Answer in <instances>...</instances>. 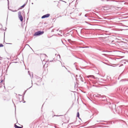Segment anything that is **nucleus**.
<instances>
[{"label":"nucleus","instance_id":"nucleus-6","mask_svg":"<svg viewBox=\"0 0 128 128\" xmlns=\"http://www.w3.org/2000/svg\"><path fill=\"white\" fill-rule=\"evenodd\" d=\"M26 3H25L22 6H21L20 7L18 10H20L22 9V8H24L25 6L26 5Z\"/></svg>","mask_w":128,"mask_h":128},{"label":"nucleus","instance_id":"nucleus-4","mask_svg":"<svg viewBox=\"0 0 128 128\" xmlns=\"http://www.w3.org/2000/svg\"><path fill=\"white\" fill-rule=\"evenodd\" d=\"M50 16V14H46L42 16V17L41 18L42 19L45 18H48L49 16Z\"/></svg>","mask_w":128,"mask_h":128},{"label":"nucleus","instance_id":"nucleus-55","mask_svg":"<svg viewBox=\"0 0 128 128\" xmlns=\"http://www.w3.org/2000/svg\"><path fill=\"white\" fill-rule=\"evenodd\" d=\"M62 43H63V42H62Z\"/></svg>","mask_w":128,"mask_h":128},{"label":"nucleus","instance_id":"nucleus-62","mask_svg":"<svg viewBox=\"0 0 128 128\" xmlns=\"http://www.w3.org/2000/svg\"><path fill=\"white\" fill-rule=\"evenodd\" d=\"M30 48H31V49H32L31 48H30Z\"/></svg>","mask_w":128,"mask_h":128},{"label":"nucleus","instance_id":"nucleus-36","mask_svg":"<svg viewBox=\"0 0 128 128\" xmlns=\"http://www.w3.org/2000/svg\"><path fill=\"white\" fill-rule=\"evenodd\" d=\"M19 128H22V127L21 126H19Z\"/></svg>","mask_w":128,"mask_h":128},{"label":"nucleus","instance_id":"nucleus-45","mask_svg":"<svg viewBox=\"0 0 128 128\" xmlns=\"http://www.w3.org/2000/svg\"><path fill=\"white\" fill-rule=\"evenodd\" d=\"M32 77H33V75L32 74Z\"/></svg>","mask_w":128,"mask_h":128},{"label":"nucleus","instance_id":"nucleus-54","mask_svg":"<svg viewBox=\"0 0 128 128\" xmlns=\"http://www.w3.org/2000/svg\"><path fill=\"white\" fill-rule=\"evenodd\" d=\"M32 4H33V3H32Z\"/></svg>","mask_w":128,"mask_h":128},{"label":"nucleus","instance_id":"nucleus-46","mask_svg":"<svg viewBox=\"0 0 128 128\" xmlns=\"http://www.w3.org/2000/svg\"><path fill=\"white\" fill-rule=\"evenodd\" d=\"M23 13H24V11H23Z\"/></svg>","mask_w":128,"mask_h":128},{"label":"nucleus","instance_id":"nucleus-44","mask_svg":"<svg viewBox=\"0 0 128 128\" xmlns=\"http://www.w3.org/2000/svg\"><path fill=\"white\" fill-rule=\"evenodd\" d=\"M26 45H27L28 46H29L28 44H27Z\"/></svg>","mask_w":128,"mask_h":128},{"label":"nucleus","instance_id":"nucleus-56","mask_svg":"<svg viewBox=\"0 0 128 128\" xmlns=\"http://www.w3.org/2000/svg\"><path fill=\"white\" fill-rule=\"evenodd\" d=\"M62 43H63V42H62Z\"/></svg>","mask_w":128,"mask_h":128},{"label":"nucleus","instance_id":"nucleus-41","mask_svg":"<svg viewBox=\"0 0 128 128\" xmlns=\"http://www.w3.org/2000/svg\"><path fill=\"white\" fill-rule=\"evenodd\" d=\"M18 95H19V96H22V95H20V94H18Z\"/></svg>","mask_w":128,"mask_h":128},{"label":"nucleus","instance_id":"nucleus-49","mask_svg":"<svg viewBox=\"0 0 128 128\" xmlns=\"http://www.w3.org/2000/svg\"><path fill=\"white\" fill-rule=\"evenodd\" d=\"M71 124H73V122L71 123Z\"/></svg>","mask_w":128,"mask_h":128},{"label":"nucleus","instance_id":"nucleus-21","mask_svg":"<svg viewBox=\"0 0 128 128\" xmlns=\"http://www.w3.org/2000/svg\"><path fill=\"white\" fill-rule=\"evenodd\" d=\"M98 124H104V123L102 122H100Z\"/></svg>","mask_w":128,"mask_h":128},{"label":"nucleus","instance_id":"nucleus-13","mask_svg":"<svg viewBox=\"0 0 128 128\" xmlns=\"http://www.w3.org/2000/svg\"><path fill=\"white\" fill-rule=\"evenodd\" d=\"M14 127L15 128H19V126L16 125V124H14Z\"/></svg>","mask_w":128,"mask_h":128},{"label":"nucleus","instance_id":"nucleus-10","mask_svg":"<svg viewBox=\"0 0 128 128\" xmlns=\"http://www.w3.org/2000/svg\"><path fill=\"white\" fill-rule=\"evenodd\" d=\"M36 78L37 79H38V80H39V81H40V82H41V80H42V79L41 78H40V77H38L37 76H36Z\"/></svg>","mask_w":128,"mask_h":128},{"label":"nucleus","instance_id":"nucleus-19","mask_svg":"<svg viewBox=\"0 0 128 128\" xmlns=\"http://www.w3.org/2000/svg\"><path fill=\"white\" fill-rule=\"evenodd\" d=\"M120 108L119 107H117V111H116L117 112H118V113L119 112H118V110H119V108Z\"/></svg>","mask_w":128,"mask_h":128},{"label":"nucleus","instance_id":"nucleus-16","mask_svg":"<svg viewBox=\"0 0 128 128\" xmlns=\"http://www.w3.org/2000/svg\"><path fill=\"white\" fill-rule=\"evenodd\" d=\"M80 80L82 82H84L83 79L82 77H81V78H80Z\"/></svg>","mask_w":128,"mask_h":128},{"label":"nucleus","instance_id":"nucleus-8","mask_svg":"<svg viewBox=\"0 0 128 128\" xmlns=\"http://www.w3.org/2000/svg\"><path fill=\"white\" fill-rule=\"evenodd\" d=\"M121 81H128V78H125L124 79H122L120 80Z\"/></svg>","mask_w":128,"mask_h":128},{"label":"nucleus","instance_id":"nucleus-11","mask_svg":"<svg viewBox=\"0 0 128 128\" xmlns=\"http://www.w3.org/2000/svg\"><path fill=\"white\" fill-rule=\"evenodd\" d=\"M69 32L71 33V34H71V35L72 36V34L73 33V31L72 30H71L70 31V32H68V34L66 35V36H67L69 34Z\"/></svg>","mask_w":128,"mask_h":128},{"label":"nucleus","instance_id":"nucleus-12","mask_svg":"<svg viewBox=\"0 0 128 128\" xmlns=\"http://www.w3.org/2000/svg\"><path fill=\"white\" fill-rule=\"evenodd\" d=\"M76 116L78 117L80 119V118L79 117L80 116V114L78 112L77 114V115Z\"/></svg>","mask_w":128,"mask_h":128},{"label":"nucleus","instance_id":"nucleus-61","mask_svg":"<svg viewBox=\"0 0 128 128\" xmlns=\"http://www.w3.org/2000/svg\"><path fill=\"white\" fill-rule=\"evenodd\" d=\"M22 101H20V102H21Z\"/></svg>","mask_w":128,"mask_h":128},{"label":"nucleus","instance_id":"nucleus-5","mask_svg":"<svg viewBox=\"0 0 128 128\" xmlns=\"http://www.w3.org/2000/svg\"><path fill=\"white\" fill-rule=\"evenodd\" d=\"M80 36L81 37H82V35H84V30L83 29L81 30L80 31Z\"/></svg>","mask_w":128,"mask_h":128},{"label":"nucleus","instance_id":"nucleus-20","mask_svg":"<svg viewBox=\"0 0 128 128\" xmlns=\"http://www.w3.org/2000/svg\"><path fill=\"white\" fill-rule=\"evenodd\" d=\"M10 10H11V11L12 12H16V10H12V9H10Z\"/></svg>","mask_w":128,"mask_h":128},{"label":"nucleus","instance_id":"nucleus-3","mask_svg":"<svg viewBox=\"0 0 128 128\" xmlns=\"http://www.w3.org/2000/svg\"><path fill=\"white\" fill-rule=\"evenodd\" d=\"M18 17L21 22H22L23 19L22 16L21 14V12L20 11L18 12Z\"/></svg>","mask_w":128,"mask_h":128},{"label":"nucleus","instance_id":"nucleus-22","mask_svg":"<svg viewBox=\"0 0 128 128\" xmlns=\"http://www.w3.org/2000/svg\"><path fill=\"white\" fill-rule=\"evenodd\" d=\"M26 90H25L24 92V96L26 92Z\"/></svg>","mask_w":128,"mask_h":128},{"label":"nucleus","instance_id":"nucleus-26","mask_svg":"<svg viewBox=\"0 0 128 128\" xmlns=\"http://www.w3.org/2000/svg\"><path fill=\"white\" fill-rule=\"evenodd\" d=\"M28 74H29V75H30V77H31V75L30 74V71H28Z\"/></svg>","mask_w":128,"mask_h":128},{"label":"nucleus","instance_id":"nucleus-58","mask_svg":"<svg viewBox=\"0 0 128 128\" xmlns=\"http://www.w3.org/2000/svg\"><path fill=\"white\" fill-rule=\"evenodd\" d=\"M76 63H76H74V64H75Z\"/></svg>","mask_w":128,"mask_h":128},{"label":"nucleus","instance_id":"nucleus-7","mask_svg":"<svg viewBox=\"0 0 128 128\" xmlns=\"http://www.w3.org/2000/svg\"><path fill=\"white\" fill-rule=\"evenodd\" d=\"M90 77H92V78H94V79H96V78H96L94 76H91V75H89V76H87V77L88 78H90Z\"/></svg>","mask_w":128,"mask_h":128},{"label":"nucleus","instance_id":"nucleus-23","mask_svg":"<svg viewBox=\"0 0 128 128\" xmlns=\"http://www.w3.org/2000/svg\"><path fill=\"white\" fill-rule=\"evenodd\" d=\"M123 72H122V73L119 76V77H121V75L122 74H123Z\"/></svg>","mask_w":128,"mask_h":128},{"label":"nucleus","instance_id":"nucleus-25","mask_svg":"<svg viewBox=\"0 0 128 128\" xmlns=\"http://www.w3.org/2000/svg\"><path fill=\"white\" fill-rule=\"evenodd\" d=\"M85 17H87L88 16V14H86L85 15Z\"/></svg>","mask_w":128,"mask_h":128},{"label":"nucleus","instance_id":"nucleus-1","mask_svg":"<svg viewBox=\"0 0 128 128\" xmlns=\"http://www.w3.org/2000/svg\"><path fill=\"white\" fill-rule=\"evenodd\" d=\"M93 96L95 99L99 100L100 102H101L103 104H109V108L112 109H113L114 108H116V105L114 104H111L110 102L107 101L105 96H101L100 94H97L94 95Z\"/></svg>","mask_w":128,"mask_h":128},{"label":"nucleus","instance_id":"nucleus-14","mask_svg":"<svg viewBox=\"0 0 128 128\" xmlns=\"http://www.w3.org/2000/svg\"><path fill=\"white\" fill-rule=\"evenodd\" d=\"M24 96H23L22 97V100H23L24 101V102H23L24 103H25L26 102V101H24Z\"/></svg>","mask_w":128,"mask_h":128},{"label":"nucleus","instance_id":"nucleus-27","mask_svg":"<svg viewBox=\"0 0 128 128\" xmlns=\"http://www.w3.org/2000/svg\"><path fill=\"white\" fill-rule=\"evenodd\" d=\"M62 116V115L57 116V115H54V116Z\"/></svg>","mask_w":128,"mask_h":128},{"label":"nucleus","instance_id":"nucleus-9","mask_svg":"<svg viewBox=\"0 0 128 128\" xmlns=\"http://www.w3.org/2000/svg\"><path fill=\"white\" fill-rule=\"evenodd\" d=\"M68 41L70 43L72 44V43H73L74 42L72 41L70 39H68Z\"/></svg>","mask_w":128,"mask_h":128},{"label":"nucleus","instance_id":"nucleus-47","mask_svg":"<svg viewBox=\"0 0 128 128\" xmlns=\"http://www.w3.org/2000/svg\"><path fill=\"white\" fill-rule=\"evenodd\" d=\"M62 66H63V65H62Z\"/></svg>","mask_w":128,"mask_h":128},{"label":"nucleus","instance_id":"nucleus-39","mask_svg":"<svg viewBox=\"0 0 128 128\" xmlns=\"http://www.w3.org/2000/svg\"><path fill=\"white\" fill-rule=\"evenodd\" d=\"M63 66L66 69H67V68L64 66Z\"/></svg>","mask_w":128,"mask_h":128},{"label":"nucleus","instance_id":"nucleus-28","mask_svg":"<svg viewBox=\"0 0 128 128\" xmlns=\"http://www.w3.org/2000/svg\"><path fill=\"white\" fill-rule=\"evenodd\" d=\"M58 56H59L60 58V55L59 54L57 55V57Z\"/></svg>","mask_w":128,"mask_h":128},{"label":"nucleus","instance_id":"nucleus-24","mask_svg":"<svg viewBox=\"0 0 128 128\" xmlns=\"http://www.w3.org/2000/svg\"><path fill=\"white\" fill-rule=\"evenodd\" d=\"M96 121L97 122H105V121H103V120H101V121H98V120H97Z\"/></svg>","mask_w":128,"mask_h":128},{"label":"nucleus","instance_id":"nucleus-57","mask_svg":"<svg viewBox=\"0 0 128 128\" xmlns=\"http://www.w3.org/2000/svg\"><path fill=\"white\" fill-rule=\"evenodd\" d=\"M62 43H63V42H62Z\"/></svg>","mask_w":128,"mask_h":128},{"label":"nucleus","instance_id":"nucleus-53","mask_svg":"<svg viewBox=\"0 0 128 128\" xmlns=\"http://www.w3.org/2000/svg\"><path fill=\"white\" fill-rule=\"evenodd\" d=\"M4 88H5V86H4Z\"/></svg>","mask_w":128,"mask_h":128},{"label":"nucleus","instance_id":"nucleus-17","mask_svg":"<svg viewBox=\"0 0 128 128\" xmlns=\"http://www.w3.org/2000/svg\"><path fill=\"white\" fill-rule=\"evenodd\" d=\"M8 1V8L9 9V1L8 0H7Z\"/></svg>","mask_w":128,"mask_h":128},{"label":"nucleus","instance_id":"nucleus-32","mask_svg":"<svg viewBox=\"0 0 128 128\" xmlns=\"http://www.w3.org/2000/svg\"><path fill=\"white\" fill-rule=\"evenodd\" d=\"M53 60H50V62H52L53 61Z\"/></svg>","mask_w":128,"mask_h":128},{"label":"nucleus","instance_id":"nucleus-37","mask_svg":"<svg viewBox=\"0 0 128 128\" xmlns=\"http://www.w3.org/2000/svg\"><path fill=\"white\" fill-rule=\"evenodd\" d=\"M6 44H12L11 43H6Z\"/></svg>","mask_w":128,"mask_h":128},{"label":"nucleus","instance_id":"nucleus-40","mask_svg":"<svg viewBox=\"0 0 128 128\" xmlns=\"http://www.w3.org/2000/svg\"><path fill=\"white\" fill-rule=\"evenodd\" d=\"M44 55H45L46 57H47V56L46 55V54H44Z\"/></svg>","mask_w":128,"mask_h":128},{"label":"nucleus","instance_id":"nucleus-31","mask_svg":"<svg viewBox=\"0 0 128 128\" xmlns=\"http://www.w3.org/2000/svg\"><path fill=\"white\" fill-rule=\"evenodd\" d=\"M29 9H29H29H28V14H28V12H29Z\"/></svg>","mask_w":128,"mask_h":128},{"label":"nucleus","instance_id":"nucleus-30","mask_svg":"<svg viewBox=\"0 0 128 128\" xmlns=\"http://www.w3.org/2000/svg\"><path fill=\"white\" fill-rule=\"evenodd\" d=\"M60 32V33L62 34V31L61 30V31H59Z\"/></svg>","mask_w":128,"mask_h":128},{"label":"nucleus","instance_id":"nucleus-35","mask_svg":"<svg viewBox=\"0 0 128 128\" xmlns=\"http://www.w3.org/2000/svg\"><path fill=\"white\" fill-rule=\"evenodd\" d=\"M90 118H93V116H90Z\"/></svg>","mask_w":128,"mask_h":128},{"label":"nucleus","instance_id":"nucleus-38","mask_svg":"<svg viewBox=\"0 0 128 128\" xmlns=\"http://www.w3.org/2000/svg\"><path fill=\"white\" fill-rule=\"evenodd\" d=\"M97 49L98 50H100V49L97 48Z\"/></svg>","mask_w":128,"mask_h":128},{"label":"nucleus","instance_id":"nucleus-48","mask_svg":"<svg viewBox=\"0 0 128 128\" xmlns=\"http://www.w3.org/2000/svg\"><path fill=\"white\" fill-rule=\"evenodd\" d=\"M111 84V85H113L114 84Z\"/></svg>","mask_w":128,"mask_h":128},{"label":"nucleus","instance_id":"nucleus-42","mask_svg":"<svg viewBox=\"0 0 128 128\" xmlns=\"http://www.w3.org/2000/svg\"><path fill=\"white\" fill-rule=\"evenodd\" d=\"M77 76H78V75H76V77H77Z\"/></svg>","mask_w":128,"mask_h":128},{"label":"nucleus","instance_id":"nucleus-50","mask_svg":"<svg viewBox=\"0 0 128 128\" xmlns=\"http://www.w3.org/2000/svg\"><path fill=\"white\" fill-rule=\"evenodd\" d=\"M52 32H53V30H52Z\"/></svg>","mask_w":128,"mask_h":128},{"label":"nucleus","instance_id":"nucleus-43","mask_svg":"<svg viewBox=\"0 0 128 128\" xmlns=\"http://www.w3.org/2000/svg\"><path fill=\"white\" fill-rule=\"evenodd\" d=\"M32 86H31L29 88H28V89H29L30 88H31Z\"/></svg>","mask_w":128,"mask_h":128},{"label":"nucleus","instance_id":"nucleus-33","mask_svg":"<svg viewBox=\"0 0 128 128\" xmlns=\"http://www.w3.org/2000/svg\"><path fill=\"white\" fill-rule=\"evenodd\" d=\"M81 75H80L79 77H80V78H81V77H81Z\"/></svg>","mask_w":128,"mask_h":128},{"label":"nucleus","instance_id":"nucleus-59","mask_svg":"<svg viewBox=\"0 0 128 128\" xmlns=\"http://www.w3.org/2000/svg\"><path fill=\"white\" fill-rule=\"evenodd\" d=\"M43 105H44V104H43V105H42V106H43Z\"/></svg>","mask_w":128,"mask_h":128},{"label":"nucleus","instance_id":"nucleus-60","mask_svg":"<svg viewBox=\"0 0 128 128\" xmlns=\"http://www.w3.org/2000/svg\"><path fill=\"white\" fill-rule=\"evenodd\" d=\"M124 63L125 64L126 63V62H124Z\"/></svg>","mask_w":128,"mask_h":128},{"label":"nucleus","instance_id":"nucleus-2","mask_svg":"<svg viewBox=\"0 0 128 128\" xmlns=\"http://www.w3.org/2000/svg\"><path fill=\"white\" fill-rule=\"evenodd\" d=\"M44 32V31L39 30L35 32L34 36H39L43 34Z\"/></svg>","mask_w":128,"mask_h":128},{"label":"nucleus","instance_id":"nucleus-18","mask_svg":"<svg viewBox=\"0 0 128 128\" xmlns=\"http://www.w3.org/2000/svg\"><path fill=\"white\" fill-rule=\"evenodd\" d=\"M3 45L2 44H0V47H3Z\"/></svg>","mask_w":128,"mask_h":128},{"label":"nucleus","instance_id":"nucleus-52","mask_svg":"<svg viewBox=\"0 0 128 128\" xmlns=\"http://www.w3.org/2000/svg\"><path fill=\"white\" fill-rule=\"evenodd\" d=\"M17 62H14L16 63H17Z\"/></svg>","mask_w":128,"mask_h":128},{"label":"nucleus","instance_id":"nucleus-29","mask_svg":"<svg viewBox=\"0 0 128 128\" xmlns=\"http://www.w3.org/2000/svg\"><path fill=\"white\" fill-rule=\"evenodd\" d=\"M3 80H1L0 83H1L2 82H3Z\"/></svg>","mask_w":128,"mask_h":128},{"label":"nucleus","instance_id":"nucleus-15","mask_svg":"<svg viewBox=\"0 0 128 128\" xmlns=\"http://www.w3.org/2000/svg\"><path fill=\"white\" fill-rule=\"evenodd\" d=\"M68 34V33H64L63 34V35L64 36H66V35H67V34Z\"/></svg>","mask_w":128,"mask_h":128},{"label":"nucleus","instance_id":"nucleus-51","mask_svg":"<svg viewBox=\"0 0 128 128\" xmlns=\"http://www.w3.org/2000/svg\"><path fill=\"white\" fill-rule=\"evenodd\" d=\"M77 78H76V80H77Z\"/></svg>","mask_w":128,"mask_h":128},{"label":"nucleus","instance_id":"nucleus-34","mask_svg":"<svg viewBox=\"0 0 128 128\" xmlns=\"http://www.w3.org/2000/svg\"><path fill=\"white\" fill-rule=\"evenodd\" d=\"M2 58L0 56V60H2Z\"/></svg>","mask_w":128,"mask_h":128}]
</instances>
